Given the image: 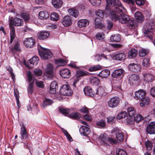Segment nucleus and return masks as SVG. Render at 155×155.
Returning a JSON list of instances; mask_svg holds the SVG:
<instances>
[{"mask_svg":"<svg viewBox=\"0 0 155 155\" xmlns=\"http://www.w3.org/2000/svg\"><path fill=\"white\" fill-rule=\"evenodd\" d=\"M34 72L35 75L36 76H41L42 74L41 71L39 69H36L35 70Z\"/></svg>","mask_w":155,"mask_h":155,"instance_id":"nucleus-63","label":"nucleus"},{"mask_svg":"<svg viewBox=\"0 0 155 155\" xmlns=\"http://www.w3.org/2000/svg\"><path fill=\"white\" fill-rule=\"evenodd\" d=\"M69 116L71 118L74 119H78L81 117L80 114L77 112L72 113L69 115Z\"/></svg>","mask_w":155,"mask_h":155,"instance_id":"nucleus-51","label":"nucleus"},{"mask_svg":"<svg viewBox=\"0 0 155 155\" xmlns=\"http://www.w3.org/2000/svg\"><path fill=\"white\" fill-rule=\"evenodd\" d=\"M149 52V50L147 49H145L142 48L139 51V55L141 57H143L147 55Z\"/></svg>","mask_w":155,"mask_h":155,"instance_id":"nucleus-46","label":"nucleus"},{"mask_svg":"<svg viewBox=\"0 0 155 155\" xmlns=\"http://www.w3.org/2000/svg\"><path fill=\"white\" fill-rule=\"evenodd\" d=\"M113 135H116V139L119 141H122L123 140L124 135L121 131L118 128H115L113 129L111 132Z\"/></svg>","mask_w":155,"mask_h":155,"instance_id":"nucleus-7","label":"nucleus"},{"mask_svg":"<svg viewBox=\"0 0 155 155\" xmlns=\"http://www.w3.org/2000/svg\"><path fill=\"white\" fill-rule=\"evenodd\" d=\"M61 23L65 27H68L70 26L72 24L71 18L68 15L64 16L62 19Z\"/></svg>","mask_w":155,"mask_h":155,"instance_id":"nucleus-10","label":"nucleus"},{"mask_svg":"<svg viewBox=\"0 0 155 155\" xmlns=\"http://www.w3.org/2000/svg\"><path fill=\"white\" fill-rule=\"evenodd\" d=\"M91 83L94 85H97L99 82V79L97 77H91L90 81Z\"/></svg>","mask_w":155,"mask_h":155,"instance_id":"nucleus-47","label":"nucleus"},{"mask_svg":"<svg viewBox=\"0 0 155 155\" xmlns=\"http://www.w3.org/2000/svg\"><path fill=\"white\" fill-rule=\"evenodd\" d=\"M68 12L69 14L75 18H77L79 15L78 11L74 8L69 9Z\"/></svg>","mask_w":155,"mask_h":155,"instance_id":"nucleus-31","label":"nucleus"},{"mask_svg":"<svg viewBox=\"0 0 155 155\" xmlns=\"http://www.w3.org/2000/svg\"><path fill=\"white\" fill-rule=\"evenodd\" d=\"M53 103V101L51 100L48 98H46L43 101L42 106L43 107H45L51 105Z\"/></svg>","mask_w":155,"mask_h":155,"instance_id":"nucleus-43","label":"nucleus"},{"mask_svg":"<svg viewBox=\"0 0 155 155\" xmlns=\"http://www.w3.org/2000/svg\"><path fill=\"white\" fill-rule=\"evenodd\" d=\"M95 14L100 18H99L102 19L103 18L104 13L102 10H98L95 12Z\"/></svg>","mask_w":155,"mask_h":155,"instance_id":"nucleus-52","label":"nucleus"},{"mask_svg":"<svg viewBox=\"0 0 155 155\" xmlns=\"http://www.w3.org/2000/svg\"><path fill=\"white\" fill-rule=\"evenodd\" d=\"M109 10L110 17L111 19L114 21L118 20L120 13H126V9L122 6L118 8L116 6Z\"/></svg>","mask_w":155,"mask_h":155,"instance_id":"nucleus-2","label":"nucleus"},{"mask_svg":"<svg viewBox=\"0 0 155 155\" xmlns=\"http://www.w3.org/2000/svg\"><path fill=\"white\" fill-rule=\"evenodd\" d=\"M22 18L25 22H28L30 20V17L28 13H27L22 12L21 13Z\"/></svg>","mask_w":155,"mask_h":155,"instance_id":"nucleus-45","label":"nucleus"},{"mask_svg":"<svg viewBox=\"0 0 155 155\" xmlns=\"http://www.w3.org/2000/svg\"><path fill=\"white\" fill-rule=\"evenodd\" d=\"M127 115V113L126 111H123L118 114L117 118L118 119H121L125 117Z\"/></svg>","mask_w":155,"mask_h":155,"instance_id":"nucleus-49","label":"nucleus"},{"mask_svg":"<svg viewBox=\"0 0 155 155\" xmlns=\"http://www.w3.org/2000/svg\"><path fill=\"white\" fill-rule=\"evenodd\" d=\"M38 49L39 55L42 59L48 60L52 56V54L48 49L43 48L41 46H38Z\"/></svg>","mask_w":155,"mask_h":155,"instance_id":"nucleus-3","label":"nucleus"},{"mask_svg":"<svg viewBox=\"0 0 155 155\" xmlns=\"http://www.w3.org/2000/svg\"><path fill=\"white\" fill-rule=\"evenodd\" d=\"M144 80L147 82L152 81L153 80V75L150 74H146L144 76Z\"/></svg>","mask_w":155,"mask_h":155,"instance_id":"nucleus-36","label":"nucleus"},{"mask_svg":"<svg viewBox=\"0 0 155 155\" xmlns=\"http://www.w3.org/2000/svg\"><path fill=\"white\" fill-rule=\"evenodd\" d=\"M55 64H58V66H62L64 65L67 63L66 60L62 59H59L55 61Z\"/></svg>","mask_w":155,"mask_h":155,"instance_id":"nucleus-44","label":"nucleus"},{"mask_svg":"<svg viewBox=\"0 0 155 155\" xmlns=\"http://www.w3.org/2000/svg\"><path fill=\"white\" fill-rule=\"evenodd\" d=\"M110 71L109 70H102L99 74V76L102 78H106L110 75Z\"/></svg>","mask_w":155,"mask_h":155,"instance_id":"nucleus-34","label":"nucleus"},{"mask_svg":"<svg viewBox=\"0 0 155 155\" xmlns=\"http://www.w3.org/2000/svg\"><path fill=\"white\" fill-rule=\"evenodd\" d=\"M90 2L93 6H97L101 4V0H89Z\"/></svg>","mask_w":155,"mask_h":155,"instance_id":"nucleus-53","label":"nucleus"},{"mask_svg":"<svg viewBox=\"0 0 155 155\" xmlns=\"http://www.w3.org/2000/svg\"><path fill=\"white\" fill-rule=\"evenodd\" d=\"M146 94L145 90L140 89L135 92V98L138 100H141L143 98Z\"/></svg>","mask_w":155,"mask_h":155,"instance_id":"nucleus-12","label":"nucleus"},{"mask_svg":"<svg viewBox=\"0 0 155 155\" xmlns=\"http://www.w3.org/2000/svg\"><path fill=\"white\" fill-rule=\"evenodd\" d=\"M9 24L10 22H12V26L13 25L17 26H21L23 24V20L18 18H15L13 19L12 18H11L9 20Z\"/></svg>","mask_w":155,"mask_h":155,"instance_id":"nucleus-13","label":"nucleus"},{"mask_svg":"<svg viewBox=\"0 0 155 155\" xmlns=\"http://www.w3.org/2000/svg\"><path fill=\"white\" fill-rule=\"evenodd\" d=\"M9 28L10 29V43L12 44L15 38V27L12 26V22L9 23Z\"/></svg>","mask_w":155,"mask_h":155,"instance_id":"nucleus-14","label":"nucleus"},{"mask_svg":"<svg viewBox=\"0 0 155 155\" xmlns=\"http://www.w3.org/2000/svg\"><path fill=\"white\" fill-rule=\"evenodd\" d=\"M128 68L130 70L134 72H137L140 70L139 65L134 63H132L129 64Z\"/></svg>","mask_w":155,"mask_h":155,"instance_id":"nucleus-25","label":"nucleus"},{"mask_svg":"<svg viewBox=\"0 0 155 155\" xmlns=\"http://www.w3.org/2000/svg\"><path fill=\"white\" fill-rule=\"evenodd\" d=\"M38 15L40 18L41 19H46L49 17V14L46 11H41L40 12Z\"/></svg>","mask_w":155,"mask_h":155,"instance_id":"nucleus-37","label":"nucleus"},{"mask_svg":"<svg viewBox=\"0 0 155 155\" xmlns=\"http://www.w3.org/2000/svg\"><path fill=\"white\" fill-rule=\"evenodd\" d=\"M20 134L21 136V139L23 140H26L28 138L25 127L23 124L21 126Z\"/></svg>","mask_w":155,"mask_h":155,"instance_id":"nucleus-22","label":"nucleus"},{"mask_svg":"<svg viewBox=\"0 0 155 155\" xmlns=\"http://www.w3.org/2000/svg\"><path fill=\"white\" fill-rule=\"evenodd\" d=\"M105 94V91L104 89L102 87H99L97 89L94 96H97L98 98L99 99Z\"/></svg>","mask_w":155,"mask_h":155,"instance_id":"nucleus-28","label":"nucleus"},{"mask_svg":"<svg viewBox=\"0 0 155 155\" xmlns=\"http://www.w3.org/2000/svg\"><path fill=\"white\" fill-rule=\"evenodd\" d=\"M49 35V33L48 31H43L39 32L37 34V37L38 39L42 40L46 39Z\"/></svg>","mask_w":155,"mask_h":155,"instance_id":"nucleus-21","label":"nucleus"},{"mask_svg":"<svg viewBox=\"0 0 155 155\" xmlns=\"http://www.w3.org/2000/svg\"><path fill=\"white\" fill-rule=\"evenodd\" d=\"M117 155H127V153L125 151L119 149H117Z\"/></svg>","mask_w":155,"mask_h":155,"instance_id":"nucleus-61","label":"nucleus"},{"mask_svg":"<svg viewBox=\"0 0 155 155\" xmlns=\"http://www.w3.org/2000/svg\"><path fill=\"white\" fill-rule=\"evenodd\" d=\"M59 110L60 112L64 115H67L69 112V110L63 107H59Z\"/></svg>","mask_w":155,"mask_h":155,"instance_id":"nucleus-50","label":"nucleus"},{"mask_svg":"<svg viewBox=\"0 0 155 155\" xmlns=\"http://www.w3.org/2000/svg\"><path fill=\"white\" fill-rule=\"evenodd\" d=\"M117 143V141L115 140L111 137H109L107 142V143H108L107 146H109L110 144H116Z\"/></svg>","mask_w":155,"mask_h":155,"instance_id":"nucleus-54","label":"nucleus"},{"mask_svg":"<svg viewBox=\"0 0 155 155\" xmlns=\"http://www.w3.org/2000/svg\"><path fill=\"white\" fill-rule=\"evenodd\" d=\"M127 24L128 25L131 27V28H134L137 26L138 23L136 20H131L130 18Z\"/></svg>","mask_w":155,"mask_h":155,"instance_id":"nucleus-39","label":"nucleus"},{"mask_svg":"<svg viewBox=\"0 0 155 155\" xmlns=\"http://www.w3.org/2000/svg\"><path fill=\"white\" fill-rule=\"evenodd\" d=\"M147 132L150 134H155V121L151 122L147 128Z\"/></svg>","mask_w":155,"mask_h":155,"instance_id":"nucleus-18","label":"nucleus"},{"mask_svg":"<svg viewBox=\"0 0 155 155\" xmlns=\"http://www.w3.org/2000/svg\"><path fill=\"white\" fill-rule=\"evenodd\" d=\"M33 84L34 83L32 82L30 83L28 85L27 90L29 94H32L33 91Z\"/></svg>","mask_w":155,"mask_h":155,"instance_id":"nucleus-57","label":"nucleus"},{"mask_svg":"<svg viewBox=\"0 0 155 155\" xmlns=\"http://www.w3.org/2000/svg\"><path fill=\"white\" fill-rule=\"evenodd\" d=\"M137 51L135 49H132L129 51L128 53V57L130 58L135 57L137 54Z\"/></svg>","mask_w":155,"mask_h":155,"instance_id":"nucleus-38","label":"nucleus"},{"mask_svg":"<svg viewBox=\"0 0 155 155\" xmlns=\"http://www.w3.org/2000/svg\"><path fill=\"white\" fill-rule=\"evenodd\" d=\"M80 122L81 123L84 125L81 126L80 129L79 130L81 134L84 136L87 135L89 133V129L88 127V125L84 121L81 120Z\"/></svg>","mask_w":155,"mask_h":155,"instance_id":"nucleus-5","label":"nucleus"},{"mask_svg":"<svg viewBox=\"0 0 155 155\" xmlns=\"http://www.w3.org/2000/svg\"><path fill=\"white\" fill-rule=\"evenodd\" d=\"M120 101L119 98L117 97H114L111 98L108 102L109 107L112 108L117 107Z\"/></svg>","mask_w":155,"mask_h":155,"instance_id":"nucleus-6","label":"nucleus"},{"mask_svg":"<svg viewBox=\"0 0 155 155\" xmlns=\"http://www.w3.org/2000/svg\"><path fill=\"white\" fill-rule=\"evenodd\" d=\"M53 66L52 64H49L47 65L46 68V76L48 79H51L53 77Z\"/></svg>","mask_w":155,"mask_h":155,"instance_id":"nucleus-9","label":"nucleus"},{"mask_svg":"<svg viewBox=\"0 0 155 155\" xmlns=\"http://www.w3.org/2000/svg\"><path fill=\"white\" fill-rule=\"evenodd\" d=\"M89 21L87 19H81L78 22V25L80 28L86 27L89 24Z\"/></svg>","mask_w":155,"mask_h":155,"instance_id":"nucleus-29","label":"nucleus"},{"mask_svg":"<svg viewBox=\"0 0 155 155\" xmlns=\"http://www.w3.org/2000/svg\"><path fill=\"white\" fill-rule=\"evenodd\" d=\"M39 59L38 57L34 56L31 59L29 60V63L30 64H32L34 65H37L39 61Z\"/></svg>","mask_w":155,"mask_h":155,"instance_id":"nucleus-41","label":"nucleus"},{"mask_svg":"<svg viewBox=\"0 0 155 155\" xmlns=\"http://www.w3.org/2000/svg\"><path fill=\"white\" fill-rule=\"evenodd\" d=\"M101 67L99 65H96L91 67L89 69V71L90 72L94 71L100 69Z\"/></svg>","mask_w":155,"mask_h":155,"instance_id":"nucleus-59","label":"nucleus"},{"mask_svg":"<svg viewBox=\"0 0 155 155\" xmlns=\"http://www.w3.org/2000/svg\"><path fill=\"white\" fill-rule=\"evenodd\" d=\"M124 70L120 69L115 70L112 74V76L114 78H122L124 74Z\"/></svg>","mask_w":155,"mask_h":155,"instance_id":"nucleus-17","label":"nucleus"},{"mask_svg":"<svg viewBox=\"0 0 155 155\" xmlns=\"http://www.w3.org/2000/svg\"><path fill=\"white\" fill-rule=\"evenodd\" d=\"M143 118L140 114H138L134 117V120L136 123H138L143 120Z\"/></svg>","mask_w":155,"mask_h":155,"instance_id":"nucleus-58","label":"nucleus"},{"mask_svg":"<svg viewBox=\"0 0 155 155\" xmlns=\"http://www.w3.org/2000/svg\"><path fill=\"white\" fill-rule=\"evenodd\" d=\"M110 40L112 42H118L121 39V37L119 34L112 35L110 37Z\"/></svg>","mask_w":155,"mask_h":155,"instance_id":"nucleus-42","label":"nucleus"},{"mask_svg":"<svg viewBox=\"0 0 155 155\" xmlns=\"http://www.w3.org/2000/svg\"><path fill=\"white\" fill-rule=\"evenodd\" d=\"M96 124L97 126L101 127H104L106 125L105 122L103 120L97 121L96 122Z\"/></svg>","mask_w":155,"mask_h":155,"instance_id":"nucleus-55","label":"nucleus"},{"mask_svg":"<svg viewBox=\"0 0 155 155\" xmlns=\"http://www.w3.org/2000/svg\"><path fill=\"white\" fill-rule=\"evenodd\" d=\"M109 137L106 134H101L99 137V139L100 140L102 144L105 146H107L108 143L107 140Z\"/></svg>","mask_w":155,"mask_h":155,"instance_id":"nucleus-20","label":"nucleus"},{"mask_svg":"<svg viewBox=\"0 0 155 155\" xmlns=\"http://www.w3.org/2000/svg\"><path fill=\"white\" fill-rule=\"evenodd\" d=\"M143 28L145 34L147 35V36L152 39L154 34L153 32L155 29V20L151 19L146 22Z\"/></svg>","mask_w":155,"mask_h":155,"instance_id":"nucleus-1","label":"nucleus"},{"mask_svg":"<svg viewBox=\"0 0 155 155\" xmlns=\"http://www.w3.org/2000/svg\"><path fill=\"white\" fill-rule=\"evenodd\" d=\"M96 37L97 39L99 40H102L104 38V35L103 33L99 32L96 35Z\"/></svg>","mask_w":155,"mask_h":155,"instance_id":"nucleus-60","label":"nucleus"},{"mask_svg":"<svg viewBox=\"0 0 155 155\" xmlns=\"http://www.w3.org/2000/svg\"><path fill=\"white\" fill-rule=\"evenodd\" d=\"M14 50L17 51H20V50L19 44L18 42H17L15 43L14 48L12 49L11 51L12 52H13Z\"/></svg>","mask_w":155,"mask_h":155,"instance_id":"nucleus-62","label":"nucleus"},{"mask_svg":"<svg viewBox=\"0 0 155 155\" xmlns=\"http://www.w3.org/2000/svg\"><path fill=\"white\" fill-rule=\"evenodd\" d=\"M50 18L51 20L57 21L59 19L58 15L56 12H53L51 15Z\"/></svg>","mask_w":155,"mask_h":155,"instance_id":"nucleus-48","label":"nucleus"},{"mask_svg":"<svg viewBox=\"0 0 155 155\" xmlns=\"http://www.w3.org/2000/svg\"><path fill=\"white\" fill-rule=\"evenodd\" d=\"M141 100V101L140 105L141 107H145L147 106L150 103V99L148 97H144Z\"/></svg>","mask_w":155,"mask_h":155,"instance_id":"nucleus-33","label":"nucleus"},{"mask_svg":"<svg viewBox=\"0 0 155 155\" xmlns=\"http://www.w3.org/2000/svg\"><path fill=\"white\" fill-rule=\"evenodd\" d=\"M37 106L38 104H36L31 103L27 107L28 110L31 111L37 114L39 111Z\"/></svg>","mask_w":155,"mask_h":155,"instance_id":"nucleus-24","label":"nucleus"},{"mask_svg":"<svg viewBox=\"0 0 155 155\" xmlns=\"http://www.w3.org/2000/svg\"><path fill=\"white\" fill-rule=\"evenodd\" d=\"M107 2L106 9L108 11L112 9L116 6L117 8L122 6L120 2L118 0H106Z\"/></svg>","mask_w":155,"mask_h":155,"instance_id":"nucleus-4","label":"nucleus"},{"mask_svg":"<svg viewBox=\"0 0 155 155\" xmlns=\"http://www.w3.org/2000/svg\"><path fill=\"white\" fill-rule=\"evenodd\" d=\"M150 93L153 97H155V87H152L150 88Z\"/></svg>","mask_w":155,"mask_h":155,"instance_id":"nucleus-64","label":"nucleus"},{"mask_svg":"<svg viewBox=\"0 0 155 155\" xmlns=\"http://www.w3.org/2000/svg\"><path fill=\"white\" fill-rule=\"evenodd\" d=\"M101 19L97 17L95 19V27L96 28H101L104 27V25L102 23L101 21Z\"/></svg>","mask_w":155,"mask_h":155,"instance_id":"nucleus-32","label":"nucleus"},{"mask_svg":"<svg viewBox=\"0 0 155 155\" xmlns=\"http://www.w3.org/2000/svg\"><path fill=\"white\" fill-rule=\"evenodd\" d=\"M127 111L129 116L133 117L136 114L135 109L133 107H130L127 108Z\"/></svg>","mask_w":155,"mask_h":155,"instance_id":"nucleus-40","label":"nucleus"},{"mask_svg":"<svg viewBox=\"0 0 155 155\" xmlns=\"http://www.w3.org/2000/svg\"><path fill=\"white\" fill-rule=\"evenodd\" d=\"M134 17L135 19L139 22H142L144 20V16L140 12H136L134 14Z\"/></svg>","mask_w":155,"mask_h":155,"instance_id":"nucleus-27","label":"nucleus"},{"mask_svg":"<svg viewBox=\"0 0 155 155\" xmlns=\"http://www.w3.org/2000/svg\"><path fill=\"white\" fill-rule=\"evenodd\" d=\"M51 3L54 7L58 9L62 6L63 2L62 0H52Z\"/></svg>","mask_w":155,"mask_h":155,"instance_id":"nucleus-26","label":"nucleus"},{"mask_svg":"<svg viewBox=\"0 0 155 155\" xmlns=\"http://www.w3.org/2000/svg\"><path fill=\"white\" fill-rule=\"evenodd\" d=\"M60 76L63 78H68L71 75V73L70 71L67 68L64 69L60 71Z\"/></svg>","mask_w":155,"mask_h":155,"instance_id":"nucleus-16","label":"nucleus"},{"mask_svg":"<svg viewBox=\"0 0 155 155\" xmlns=\"http://www.w3.org/2000/svg\"><path fill=\"white\" fill-rule=\"evenodd\" d=\"M60 91L61 94L64 95L69 96L72 94L69 86L67 84L63 85Z\"/></svg>","mask_w":155,"mask_h":155,"instance_id":"nucleus-8","label":"nucleus"},{"mask_svg":"<svg viewBox=\"0 0 155 155\" xmlns=\"http://www.w3.org/2000/svg\"><path fill=\"white\" fill-rule=\"evenodd\" d=\"M125 13H120L118 20L120 22L123 24H127L130 20L129 16Z\"/></svg>","mask_w":155,"mask_h":155,"instance_id":"nucleus-11","label":"nucleus"},{"mask_svg":"<svg viewBox=\"0 0 155 155\" xmlns=\"http://www.w3.org/2000/svg\"><path fill=\"white\" fill-rule=\"evenodd\" d=\"M145 144L147 150H150L152 148V144L150 141L147 140L145 142Z\"/></svg>","mask_w":155,"mask_h":155,"instance_id":"nucleus-56","label":"nucleus"},{"mask_svg":"<svg viewBox=\"0 0 155 155\" xmlns=\"http://www.w3.org/2000/svg\"><path fill=\"white\" fill-rule=\"evenodd\" d=\"M57 84L56 81L52 82L50 85L49 92L51 94H54L56 91Z\"/></svg>","mask_w":155,"mask_h":155,"instance_id":"nucleus-35","label":"nucleus"},{"mask_svg":"<svg viewBox=\"0 0 155 155\" xmlns=\"http://www.w3.org/2000/svg\"><path fill=\"white\" fill-rule=\"evenodd\" d=\"M84 94L87 96H91L94 97L95 95V93L94 92L92 89L89 86L85 87L84 89Z\"/></svg>","mask_w":155,"mask_h":155,"instance_id":"nucleus-19","label":"nucleus"},{"mask_svg":"<svg viewBox=\"0 0 155 155\" xmlns=\"http://www.w3.org/2000/svg\"><path fill=\"white\" fill-rule=\"evenodd\" d=\"M125 55L124 53H119L117 54H114V58L118 61H121L124 60L125 58Z\"/></svg>","mask_w":155,"mask_h":155,"instance_id":"nucleus-30","label":"nucleus"},{"mask_svg":"<svg viewBox=\"0 0 155 155\" xmlns=\"http://www.w3.org/2000/svg\"><path fill=\"white\" fill-rule=\"evenodd\" d=\"M129 80L130 83H132V84H136L139 82V77L137 75L132 74L130 76Z\"/></svg>","mask_w":155,"mask_h":155,"instance_id":"nucleus-23","label":"nucleus"},{"mask_svg":"<svg viewBox=\"0 0 155 155\" xmlns=\"http://www.w3.org/2000/svg\"><path fill=\"white\" fill-rule=\"evenodd\" d=\"M24 44L26 47L31 48L35 43V39L32 38H27L24 41Z\"/></svg>","mask_w":155,"mask_h":155,"instance_id":"nucleus-15","label":"nucleus"}]
</instances>
